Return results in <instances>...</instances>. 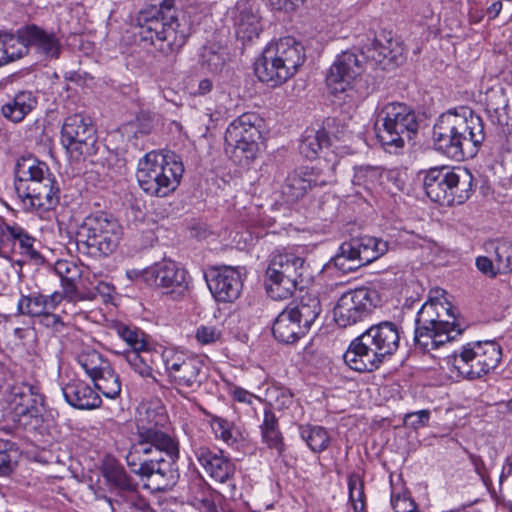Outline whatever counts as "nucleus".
Listing matches in <instances>:
<instances>
[{
    "mask_svg": "<svg viewBox=\"0 0 512 512\" xmlns=\"http://www.w3.org/2000/svg\"><path fill=\"white\" fill-rule=\"evenodd\" d=\"M201 16L194 10L182 9L175 0H163L139 12L137 25L144 40H149L163 54L178 53L196 31Z\"/></svg>",
    "mask_w": 512,
    "mask_h": 512,
    "instance_id": "obj_1",
    "label": "nucleus"
},
{
    "mask_svg": "<svg viewBox=\"0 0 512 512\" xmlns=\"http://www.w3.org/2000/svg\"><path fill=\"white\" fill-rule=\"evenodd\" d=\"M484 139L481 117L467 107L442 114L433 127L435 150L456 161L473 156Z\"/></svg>",
    "mask_w": 512,
    "mask_h": 512,
    "instance_id": "obj_2",
    "label": "nucleus"
},
{
    "mask_svg": "<svg viewBox=\"0 0 512 512\" xmlns=\"http://www.w3.org/2000/svg\"><path fill=\"white\" fill-rule=\"evenodd\" d=\"M14 189L22 209L49 211L60 200V189L48 165L32 155L21 156L14 166Z\"/></svg>",
    "mask_w": 512,
    "mask_h": 512,
    "instance_id": "obj_3",
    "label": "nucleus"
},
{
    "mask_svg": "<svg viewBox=\"0 0 512 512\" xmlns=\"http://www.w3.org/2000/svg\"><path fill=\"white\" fill-rule=\"evenodd\" d=\"M401 328L392 321L370 326L354 338L346 349L343 360L356 372H373L399 349Z\"/></svg>",
    "mask_w": 512,
    "mask_h": 512,
    "instance_id": "obj_4",
    "label": "nucleus"
},
{
    "mask_svg": "<svg viewBox=\"0 0 512 512\" xmlns=\"http://www.w3.org/2000/svg\"><path fill=\"white\" fill-rule=\"evenodd\" d=\"M453 307L439 299L427 300L415 318L414 341L423 351L439 348L461 335Z\"/></svg>",
    "mask_w": 512,
    "mask_h": 512,
    "instance_id": "obj_5",
    "label": "nucleus"
},
{
    "mask_svg": "<svg viewBox=\"0 0 512 512\" xmlns=\"http://www.w3.org/2000/svg\"><path fill=\"white\" fill-rule=\"evenodd\" d=\"M304 46L293 37L269 43L254 64L258 79L270 87H278L292 78L305 62Z\"/></svg>",
    "mask_w": 512,
    "mask_h": 512,
    "instance_id": "obj_6",
    "label": "nucleus"
},
{
    "mask_svg": "<svg viewBox=\"0 0 512 512\" xmlns=\"http://www.w3.org/2000/svg\"><path fill=\"white\" fill-rule=\"evenodd\" d=\"M178 458L165 455L164 449L137 437L126 454V463L133 473L148 481L149 488L163 491L175 482L174 466Z\"/></svg>",
    "mask_w": 512,
    "mask_h": 512,
    "instance_id": "obj_7",
    "label": "nucleus"
},
{
    "mask_svg": "<svg viewBox=\"0 0 512 512\" xmlns=\"http://www.w3.org/2000/svg\"><path fill=\"white\" fill-rule=\"evenodd\" d=\"M184 165L174 153H146L138 162L136 178L140 188L150 196L166 197L176 190Z\"/></svg>",
    "mask_w": 512,
    "mask_h": 512,
    "instance_id": "obj_8",
    "label": "nucleus"
},
{
    "mask_svg": "<svg viewBox=\"0 0 512 512\" xmlns=\"http://www.w3.org/2000/svg\"><path fill=\"white\" fill-rule=\"evenodd\" d=\"M419 122L415 111L405 103L390 102L377 114L376 135L382 147L397 154L417 133Z\"/></svg>",
    "mask_w": 512,
    "mask_h": 512,
    "instance_id": "obj_9",
    "label": "nucleus"
},
{
    "mask_svg": "<svg viewBox=\"0 0 512 512\" xmlns=\"http://www.w3.org/2000/svg\"><path fill=\"white\" fill-rule=\"evenodd\" d=\"M472 187L473 176L465 168L433 167L423 177L426 195L442 206L463 204L470 197Z\"/></svg>",
    "mask_w": 512,
    "mask_h": 512,
    "instance_id": "obj_10",
    "label": "nucleus"
},
{
    "mask_svg": "<svg viewBox=\"0 0 512 512\" xmlns=\"http://www.w3.org/2000/svg\"><path fill=\"white\" fill-rule=\"evenodd\" d=\"M122 227L109 213L96 212L86 216L76 235L78 251L92 257L112 254L121 239Z\"/></svg>",
    "mask_w": 512,
    "mask_h": 512,
    "instance_id": "obj_11",
    "label": "nucleus"
},
{
    "mask_svg": "<svg viewBox=\"0 0 512 512\" xmlns=\"http://www.w3.org/2000/svg\"><path fill=\"white\" fill-rule=\"evenodd\" d=\"M319 298L310 293L291 302L275 319L272 332L282 343L291 344L305 336L321 313Z\"/></svg>",
    "mask_w": 512,
    "mask_h": 512,
    "instance_id": "obj_12",
    "label": "nucleus"
},
{
    "mask_svg": "<svg viewBox=\"0 0 512 512\" xmlns=\"http://www.w3.org/2000/svg\"><path fill=\"white\" fill-rule=\"evenodd\" d=\"M306 272L303 258L287 252L274 254L266 271L268 295L274 300L291 297L296 289H303Z\"/></svg>",
    "mask_w": 512,
    "mask_h": 512,
    "instance_id": "obj_13",
    "label": "nucleus"
},
{
    "mask_svg": "<svg viewBox=\"0 0 512 512\" xmlns=\"http://www.w3.org/2000/svg\"><path fill=\"white\" fill-rule=\"evenodd\" d=\"M501 347L494 341L468 343L448 357V364L458 376L475 380L490 373L500 363Z\"/></svg>",
    "mask_w": 512,
    "mask_h": 512,
    "instance_id": "obj_14",
    "label": "nucleus"
},
{
    "mask_svg": "<svg viewBox=\"0 0 512 512\" xmlns=\"http://www.w3.org/2000/svg\"><path fill=\"white\" fill-rule=\"evenodd\" d=\"M263 119L255 112H246L227 127L225 141L232 147L231 158L240 166H248L259 151Z\"/></svg>",
    "mask_w": 512,
    "mask_h": 512,
    "instance_id": "obj_15",
    "label": "nucleus"
},
{
    "mask_svg": "<svg viewBox=\"0 0 512 512\" xmlns=\"http://www.w3.org/2000/svg\"><path fill=\"white\" fill-rule=\"evenodd\" d=\"M61 144L70 158L77 162L95 155L98 138L91 118L80 113L66 117L61 128Z\"/></svg>",
    "mask_w": 512,
    "mask_h": 512,
    "instance_id": "obj_16",
    "label": "nucleus"
},
{
    "mask_svg": "<svg viewBox=\"0 0 512 512\" xmlns=\"http://www.w3.org/2000/svg\"><path fill=\"white\" fill-rule=\"evenodd\" d=\"M384 302L376 288L361 287L341 295L334 309V320L340 327H348L365 320Z\"/></svg>",
    "mask_w": 512,
    "mask_h": 512,
    "instance_id": "obj_17",
    "label": "nucleus"
},
{
    "mask_svg": "<svg viewBox=\"0 0 512 512\" xmlns=\"http://www.w3.org/2000/svg\"><path fill=\"white\" fill-rule=\"evenodd\" d=\"M389 243L374 236L353 238L342 243L333 258L335 267L344 273L356 271L385 255Z\"/></svg>",
    "mask_w": 512,
    "mask_h": 512,
    "instance_id": "obj_18",
    "label": "nucleus"
},
{
    "mask_svg": "<svg viewBox=\"0 0 512 512\" xmlns=\"http://www.w3.org/2000/svg\"><path fill=\"white\" fill-rule=\"evenodd\" d=\"M337 156L319 161L313 167H304L290 173L283 186L282 194L287 202L293 203L302 198L308 189L322 187L334 182Z\"/></svg>",
    "mask_w": 512,
    "mask_h": 512,
    "instance_id": "obj_19",
    "label": "nucleus"
},
{
    "mask_svg": "<svg viewBox=\"0 0 512 512\" xmlns=\"http://www.w3.org/2000/svg\"><path fill=\"white\" fill-rule=\"evenodd\" d=\"M165 371L171 384L195 390L207 378V368L204 360L183 351L165 349L162 352Z\"/></svg>",
    "mask_w": 512,
    "mask_h": 512,
    "instance_id": "obj_20",
    "label": "nucleus"
},
{
    "mask_svg": "<svg viewBox=\"0 0 512 512\" xmlns=\"http://www.w3.org/2000/svg\"><path fill=\"white\" fill-rule=\"evenodd\" d=\"M76 362L105 397L115 399L120 395V378L104 355L86 347L77 354Z\"/></svg>",
    "mask_w": 512,
    "mask_h": 512,
    "instance_id": "obj_21",
    "label": "nucleus"
},
{
    "mask_svg": "<svg viewBox=\"0 0 512 512\" xmlns=\"http://www.w3.org/2000/svg\"><path fill=\"white\" fill-rule=\"evenodd\" d=\"M166 422L167 416L162 411L146 405L140 407L136 417L137 437L164 449L165 455L176 457L179 456V442L164 431Z\"/></svg>",
    "mask_w": 512,
    "mask_h": 512,
    "instance_id": "obj_22",
    "label": "nucleus"
},
{
    "mask_svg": "<svg viewBox=\"0 0 512 512\" xmlns=\"http://www.w3.org/2000/svg\"><path fill=\"white\" fill-rule=\"evenodd\" d=\"M191 449L200 467L213 481L225 484L234 479L236 465L223 450L197 439H191Z\"/></svg>",
    "mask_w": 512,
    "mask_h": 512,
    "instance_id": "obj_23",
    "label": "nucleus"
},
{
    "mask_svg": "<svg viewBox=\"0 0 512 512\" xmlns=\"http://www.w3.org/2000/svg\"><path fill=\"white\" fill-rule=\"evenodd\" d=\"M145 278L165 289L174 299L185 296L191 285L187 270L171 260H163L147 269Z\"/></svg>",
    "mask_w": 512,
    "mask_h": 512,
    "instance_id": "obj_24",
    "label": "nucleus"
},
{
    "mask_svg": "<svg viewBox=\"0 0 512 512\" xmlns=\"http://www.w3.org/2000/svg\"><path fill=\"white\" fill-rule=\"evenodd\" d=\"M364 70L360 54L345 51L331 65L326 83L333 93L344 92Z\"/></svg>",
    "mask_w": 512,
    "mask_h": 512,
    "instance_id": "obj_25",
    "label": "nucleus"
},
{
    "mask_svg": "<svg viewBox=\"0 0 512 512\" xmlns=\"http://www.w3.org/2000/svg\"><path fill=\"white\" fill-rule=\"evenodd\" d=\"M42 397L34 391V387L23 385L13 389L11 404L20 425L35 428L41 422Z\"/></svg>",
    "mask_w": 512,
    "mask_h": 512,
    "instance_id": "obj_26",
    "label": "nucleus"
},
{
    "mask_svg": "<svg viewBox=\"0 0 512 512\" xmlns=\"http://www.w3.org/2000/svg\"><path fill=\"white\" fill-rule=\"evenodd\" d=\"M26 43L29 51L33 50L39 58L45 61L57 60L62 53V43L54 31H48L38 25L25 26Z\"/></svg>",
    "mask_w": 512,
    "mask_h": 512,
    "instance_id": "obj_27",
    "label": "nucleus"
},
{
    "mask_svg": "<svg viewBox=\"0 0 512 512\" xmlns=\"http://www.w3.org/2000/svg\"><path fill=\"white\" fill-rule=\"evenodd\" d=\"M210 292L217 301L233 302L242 290V278L239 268L224 267L207 279Z\"/></svg>",
    "mask_w": 512,
    "mask_h": 512,
    "instance_id": "obj_28",
    "label": "nucleus"
},
{
    "mask_svg": "<svg viewBox=\"0 0 512 512\" xmlns=\"http://www.w3.org/2000/svg\"><path fill=\"white\" fill-rule=\"evenodd\" d=\"M361 59L375 66L386 69V62L398 65L403 58V48L396 41L383 37L373 39L365 44L361 51Z\"/></svg>",
    "mask_w": 512,
    "mask_h": 512,
    "instance_id": "obj_29",
    "label": "nucleus"
},
{
    "mask_svg": "<svg viewBox=\"0 0 512 512\" xmlns=\"http://www.w3.org/2000/svg\"><path fill=\"white\" fill-rule=\"evenodd\" d=\"M66 402L80 410L98 408L102 400L98 393L82 380H73L62 387Z\"/></svg>",
    "mask_w": 512,
    "mask_h": 512,
    "instance_id": "obj_30",
    "label": "nucleus"
},
{
    "mask_svg": "<svg viewBox=\"0 0 512 512\" xmlns=\"http://www.w3.org/2000/svg\"><path fill=\"white\" fill-rule=\"evenodd\" d=\"M37 97L27 90L8 96L1 105L0 113L9 122L21 123L37 106Z\"/></svg>",
    "mask_w": 512,
    "mask_h": 512,
    "instance_id": "obj_31",
    "label": "nucleus"
},
{
    "mask_svg": "<svg viewBox=\"0 0 512 512\" xmlns=\"http://www.w3.org/2000/svg\"><path fill=\"white\" fill-rule=\"evenodd\" d=\"M235 17L236 34L242 40L251 41L257 38L261 31L260 18L249 2L237 4Z\"/></svg>",
    "mask_w": 512,
    "mask_h": 512,
    "instance_id": "obj_32",
    "label": "nucleus"
},
{
    "mask_svg": "<svg viewBox=\"0 0 512 512\" xmlns=\"http://www.w3.org/2000/svg\"><path fill=\"white\" fill-rule=\"evenodd\" d=\"M330 146V139L323 128H307L302 136L299 150L307 159H315L320 152L327 150Z\"/></svg>",
    "mask_w": 512,
    "mask_h": 512,
    "instance_id": "obj_33",
    "label": "nucleus"
},
{
    "mask_svg": "<svg viewBox=\"0 0 512 512\" xmlns=\"http://www.w3.org/2000/svg\"><path fill=\"white\" fill-rule=\"evenodd\" d=\"M262 441L279 455L285 449L282 433L279 430L278 419L271 409L264 410L263 422L260 426Z\"/></svg>",
    "mask_w": 512,
    "mask_h": 512,
    "instance_id": "obj_34",
    "label": "nucleus"
},
{
    "mask_svg": "<svg viewBox=\"0 0 512 512\" xmlns=\"http://www.w3.org/2000/svg\"><path fill=\"white\" fill-rule=\"evenodd\" d=\"M25 26L17 30L15 34L0 32L3 52H7V64L18 60L29 53V44L26 43Z\"/></svg>",
    "mask_w": 512,
    "mask_h": 512,
    "instance_id": "obj_35",
    "label": "nucleus"
},
{
    "mask_svg": "<svg viewBox=\"0 0 512 512\" xmlns=\"http://www.w3.org/2000/svg\"><path fill=\"white\" fill-rule=\"evenodd\" d=\"M486 251L491 253L495 267L500 274L512 271V243L506 239H496L486 243Z\"/></svg>",
    "mask_w": 512,
    "mask_h": 512,
    "instance_id": "obj_36",
    "label": "nucleus"
},
{
    "mask_svg": "<svg viewBox=\"0 0 512 512\" xmlns=\"http://www.w3.org/2000/svg\"><path fill=\"white\" fill-rule=\"evenodd\" d=\"M102 475L112 488L123 492L136 490L137 484L128 476L125 469L114 461L104 464Z\"/></svg>",
    "mask_w": 512,
    "mask_h": 512,
    "instance_id": "obj_37",
    "label": "nucleus"
},
{
    "mask_svg": "<svg viewBox=\"0 0 512 512\" xmlns=\"http://www.w3.org/2000/svg\"><path fill=\"white\" fill-rule=\"evenodd\" d=\"M300 436L313 452H322L329 445V435L325 428L314 425H300Z\"/></svg>",
    "mask_w": 512,
    "mask_h": 512,
    "instance_id": "obj_38",
    "label": "nucleus"
},
{
    "mask_svg": "<svg viewBox=\"0 0 512 512\" xmlns=\"http://www.w3.org/2000/svg\"><path fill=\"white\" fill-rule=\"evenodd\" d=\"M382 176L383 171L380 167L360 166L355 168L352 184L373 191L381 184Z\"/></svg>",
    "mask_w": 512,
    "mask_h": 512,
    "instance_id": "obj_39",
    "label": "nucleus"
},
{
    "mask_svg": "<svg viewBox=\"0 0 512 512\" xmlns=\"http://www.w3.org/2000/svg\"><path fill=\"white\" fill-rule=\"evenodd\" d=\"M18 314L29 317H41L46 312L44 295L32 292L28 295L21 294L17 303Z\"/></svg>",
    "mask_w": 512,
    "mask_h": 512,
    "instance_id": "obj_40",
    "label": "nucleus"
},
{
    "mask_svg": "<svg viewBox=\"0 0 512 512\" xmlns=\"http://www.w3.org/2000/svg\"><path fill=\"white\" fill-rule=\"evenodd\" d=\"M225 60L224 50L214 44L203 46L199 55L201 67L212 73L221 71Z\"/></svg>",
    "mask_w": 512,
    "mask_h": 512,
    "instance_id": "obj_41",
    "label": "nucleus"
},
{
    "mask_svg": "<svg viewBox=\"0 0 512 512\" xmlns=\"http://www.w3.org/2000/svg\"><path fill=\"white\" fill-rule=\"evenodd\" d=\"M5 229L9 236L18 241L20 253L26 255L30 259L39 258V253L34 248L35 239L30 236L22 227L18 225L5 226Z\"/></svg>",
    "mask_w": 512,
    "mask_h": 512,
    "instance_id": "obj_42",
    "label": "nucleus"
},
{
    "mask_svg": "<svg viewBox=\"0 0 512 512\" xmlns=\"http://www.w3.org/2000/svg\"><path fill=\"white\" fill-rule=\"evenodd\" d=\"M123 358L129 367L142 378H149L153 382L156 378L153 374L152 367L147 363L141 351H127L124 353Z\"/></svg>",
    "mask_w": 512,
    "mask_h": 512,
    "instance_id": "obj_43",
    "label": "nucleus"
},
{
    "mask_svg": "<svg viewBox=\"0 0 512 512\" xmlns=\"http://www.w3.org/2000/svg\"><path fill=\"white\" fill-rule=\"evenodd\" d=\"M116 331L119 337L131 347L130 351L144 350L146 342L143 339V332L138 328L119 324L116 326Z\"/></svg>",
    "mask_w": 512,
    "mask_h": 512,
    "instance_id": "obj_44",
    "label": "nucleus"
},
{
    "mask_svg": "<svg viewBox=\"0 0 512 512\" xmlns=\"http://www.w3.org/2000/svg\"><path fill=\"white\" fill-rule=\"evenodd\" d=\"M18 450L10 440L0 439V474H9L17 461Z\"/></svg>",
    "mask_w": 512,
    "mask_h": 512,
    "instance_id": "obj_45",
    "label": "nucleus"
},
{
    "mask_svg": "<svg viewBox=\"0 0 512 512\" xmlns=\"http://www.w3.org/2000/svg\"><path fill=\"white\" fill-rule=\"evenodd\" d=\"M349 499L355 512L364 509V483L358 474H352L348 478Z\"/></svg>",
    "mask_w": 512,
    "mask_h": 512,
    "instance_id": "obj_46",
    "label": "nucleus"
},
{
    "mask_svg": "<svg viewBox=\"0 0 512 512\" xmlns=\"http://www.w3.org/2000/svg\"><path fill=\"white\" fill-rule=\"evenodd\" d=\"M211 427L215 436L228 445L236 442V437L232 432V424L224 418L214 416L211 420Z\"/></svg>",
    "mask_w": 512,
    "mask_h": 512,
    "instance_id": "obj_47",
    "label": "nucleus"
},
{
    "mask_svg": "<svg viewBox=\"0 0 512 512\" xmlns=\"http://www.w3.org/2000/svg\"><path fill=\"white\" fill-rule=\"evenodd\" d=\"M498 98L500 99L499 105H495L489 101L487 103L486 111L492 123L502 126L508 122V115L506 112L507 101L502 94H499Z\"/></svg>",
    "mask_w": 512,
    "mask_h": 512,
    "instance_id": "obj_48",
    "label": "nucleus"
},
{
    "mask_svg": "<svg viewBox=\"0 0 512 512\" xmlns=\"http://www.w3.org/2000/svg\"><path fill=\"white\" fill-rule=\"evenodd\" d=\"M123 503L130 512H149L151 510L148 501L141 495L136 493V490L126 492L123 497Z\"/></svg>",
    "mask_w": 512,
    "mask_h": 512,
    "instance_id": "obj_49",
    "label": "nucleus"
},
{
    "mask_svg": "<svg viewBox=\"0 0 512 512\" xmlns=\"http://www.w3.org/2000/svg\"><path fill=\"white\" fill-rule=\"evenodd\" d=\"M129 127L136 137L150 134L153 129V117L149 113L141 112Z\"/></svg>",
    "mask_w": 512,
    "mask_h": 512,
    "instance_id": "obj_50",
    "label": "nucleus"
},
{
    "mask_svg": "<svg viewBox=\"0 0 512 512\" xmlns=\"http://www.w3.org/2000/svg\"><path fill=\"white\" fill-rule=\"evenodd\" d=\"M430 419L429 410H419L416 412L407 413L404 417V424L414 430H418L428 424Z\"/></svg>",
    "mask_w": 512,
    "mask_h": 512,
    "instance_id": "obj_51",
    "label": "nucleus"
},
{
    "mask_svg": "<svg viewBox=\"0 0 512 512\" xmlns=\"http://www.w3.org/2000/svg\"><path fill=\"white\" fill-rule=\"evenodd\" d=\"M220 337L221 331L214 326L201 325L196 331V339L203 345L215 343Z\"/></svg>",
    "mask_w": 512,
    "mask_h": 512,
    "instance_id": "obj_52",
    "label": "nucleus"
},
{
    "mask_svg": "<svg viewBox=\"0 0 512 512\" xmlns=\"http://www.w3.org/2000/svg\"><path fill=\"white\" fill-rule=\"evenodd\" d=\"M41 324L51 329L56 334H63L66 330V324L63 322L61 317L57 314L46 311L41 316Z\"/></svg>",
    "mask_w": 512,
    "mask_h": 512,
    "instance_id": "obj_53",
    "label": "nucleus"
},
{
    "mask_svg": "<svg viewBox=\"0 0 512 512\" xmlns=\"http://www.w3.org/2000/svg\"><path fill=\"white\" fill-rule=\"evenodd\" d=\"M55 271L60 279H67L68 277H81V272L76 264L61 260L55 264Z\"/></svg>",
    "mask_w": 512,
    "mask_h": 512,
    "instance_id": "obj_54",
    "label": "nucleus"
},
{
    "mask_svg": "<svg viewBox=\"0 0 512 512\" xmlns=\"http://www.w3.org/2000/svg\"><path fill=\"white\" fill-rule=\"evenodd\" d=\"M477 269L490 278H495L500 272L495 267L493 257L479 256L475 261Z\"/></svg>",
    "mask_w": 512,
    "mask_h": 512,
    "instance_id": "obj_55",
    "label": "nucleus"
},
{
    "mask_svg": "<svg viewBox=\"0 0 512 512\" xmlns=\"http://www.w3.org/2000/svg\"><path fill=\"white\" fill-rule=\"evenodd\" d=\"M80 277H68L67 279H61V285L63 288V295L65 298H67L69 301H77L82 299L79 296L78 290H77V280Z\"/></svg>",
    "mask_w": 512,
    "mask_h": 512,
    "instance_id": "obj_56",
    "label": "nucleus"
},
{
    "mask_svg": "<svg viewBox=\"0 0 512 512\" xmlns=\"http://www.w3.org/2000/svg\"><path fill=\"white\" fill-rule=\"evenodd\" d=\"M304 0H268L269 5L274 10L291 11L302 4Z\"/></svg>",
    "mask_w": 512,
    "mask_h": 512,
    "instance_id": "obj_57",
    "label": "nucleus"
},
{
    "mask_svg": "<svg viewBox=\"0 0 512 512\" xmlns=\"http://www.w3.org/2000/svg\"><path fill=\"white\" fill-rule=\"evenodd\" d=\"M65 298V296L59 292H54L51 295H44L46 303V311L54 310Z\"/></svg>",
    "mask_w": 512,
    "mask_h": 512,
    "instance_id": "obj_58",
    "label": "nucleus"
},
{
    "mask_svg": "<svg viewBox=\"0 0 512 512\" xmlns=\"http://www.w3.org/2000/svg\"><path fill=\"white\" fill-rule=\"evenodd\" d=\"M469 459L474 466L475 472L485 481V463L480 456L469 454Z\"/></svg>",
    "mask_w": 512,
    "mask_h": 512,
    "instance_id": "obj_59",
    "label": "nucleus"
},
{
    "mask_svg": "<svg viewBox=\"0 0 512 512\" xmlns=\"http://www.w3.org/2000/svg\"><path fill=\"white\" fill-rule=\"evenodd\" d=\"M276 402L281 407H289L293 402V394L288 389L280 390Z\"/></svg>",
    "mask_w": 512,
    "mask_h": 512,
    "instance_id": "obj_60",
    "label": "nucleus"
},
{
    "mask_svg": "<svg viewBox=\"0 0 512 512\" xmlns=\"http://www.w3.org/2000/svg\"><path fill=\"white\" fill-rule=\"evenodd\" d=\"M233 397L238 402L251 403L253 394H251L250 392L246 391L243 388L237 387L233 390Z\"/></svg>",
    "mask_w": 512,
    "mask_h": 512,
    "instance_id": "obj_61",
    "label": "nucleus"
},
{
    "mask_svg": "<svg viewBox=\"0 0 512 512\" xmlns=\"http://www.w3.org/2000/svg\"><path fill=\"white\" fill-rule=\"evenodd\" d=\"M213 83L210 79L204 78L198 84V89L194 93L195 95L203 96L211 92Z\"/></svg>",
    "mask_w": 512,
    "mask_h": 512,
    "instance_id": "obj_62",
    "label": "nucleus"
},
{
    "mask_svg": "<svg viewBox=\"0 0 512 512\" xmlns=\"http://www.w3.org/2000/svg\"><path fill=\"white\" fill-rule=\"evenodd\" d=\"M510 476H512V458L507 457L505 459V464L500 475V483H502L505 479H507Z\"/></svg>",
    "mask_w": 512,
    "mask_h": 512,
    "instance_id": "obj_63",
    "label": "nucleus"
},
{
    "mask_svg": "<svg viewBox=\"0 0 512 512\" xmlns=\"http://www.w3.org/2000/svg\"><path fill=\"white\" fill-rule=\"evenodd\" d=\"M502 9V3L497 1V2H494L488 9H487V14L489 16V18L491 19H494L496 18L500 11Z\"/></svg>",
    "mask_w": 512,
    "mask_h": 512,
    "instance_id": "obj_64",
    "label": "nucleus"
}]
</instances>
